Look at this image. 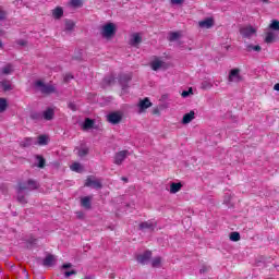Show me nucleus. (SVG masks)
I'll list each match as a JSON object with an SVG mask.
<instances>
[{"instance_id": "f257e3e1", "label": "nucleus", "mask_w": 279, "mask_h": 279, "mask_svg": "<svg viewBox=\"0 0 279 279\" xmlns=\"http://www.w3.org/2000/svg\"><path fill=\"white\" fill-rule=\"evenodd\" d=\"M117 34V25L114 23H107L102 26V38H112Z\"/></svg>"}, {"instance_id": "f03ea898", "label": "nucleus", "mask_w": 279, "mask_h": 279, "mask_svg": "<svg viewBox=\"0 0 279 279\" xmlns=\"http://www.w3.org/2000/svg\"><path fill=\"white\" fill-rule=\"evenodd\" d=\"M35 88H38L44 95H50V93H56V87L53 85H47L43 81L35 82Z\"/></svg>"}, {"instance_id": "7ed1b4c3", "label": "nucleus", "mask_w": 279, "mask_h": 279, "mask_svg": "<svg viewBox=\"0 0 279 279\" xmlns=\"http://www.w3.org/2000/svg\"><path fill=\"white\" fill-rule=\"evenodd\" d=\"M108 123L111 125H119L123 121V114L120 111H113L107 114Z\"/></svg>"}, {"instance_id": "20e7f679", "label": "nucleus", "mask_w": 279, "mask_h": 279, "mask_svg": "<svg viewBox=\"0 0 279 279\" xmlns=\"http://www.w3.org/2000/svg\"><path fill=\"white\" fill-rule=\"evenodd\" d=\"M25 184H17L16 193H17V202L19 204L25 205L27 204V198L25 197Z\"/></svg>"}, {"instance_id": "39448f33", "label": "nucleus", "mask_w": 279, "mask_h": 279, "mask_svg": "<svg viewBox=\"0 0 279 279\" xmlns=\"http://www.w3.org/2000/svg\"><path fill=\"white\" fill-rule=\"evenodd\" d=\"M240 34L243 38H252L256 34V28L254 26H244L240 28Z\"/></svg>"}, {"instance_id": "423d86ee", "label": "nucleus", "mask_w": 279, "mask_h": 279, "mask_svg": "<svg viewBox=\"0 0 279 279\" xmlns=\"http://www.w3.org/2000/svg\"><path fill=\"white\" fill-rule=\"evenodd\" d=\"M130 82H132V74H120L119 75V84L122 86V90L128 88Z\"/></svg>"}, {"instance_id": "0eeeda50", "label": "nucleus", "mask_w": 279, "mask_h": 279, "mask_svg": "<svg viewBox=\"0 0 279 279\" xmlns=\"http://www.w3.org/2000/svg\"><path fill=\"white\" fill-rule=\"evenodd\" d=\"M19 184H24L25 185V191H36L37 189L40 187V183L34 179L27 180V182H21Z\"/></svg>"}, {"instance_id": "6e6552de", "label": "nucleus", "mask_w": 279, "mask_h": 279, "mask_svg": "<svg viewBox=\"0 0 279 279\" xmlns=\"http://www.w3.org/2000/svg\"><path fill=\"white\" fill-rule=\"evenodd\" d=\"M137 263L141 265H147L151 260V251H146L143 254L136 256Z\"/></svg>"}, {"instance_id": "1a4fd4ad", "label": "nucleus", "mask_w": 279, "mask_h": 279, "mask_svg": "<svg viewBox=\"0 0 279 279\" xmlns=\"http://www.w3.org/2000/svg\"><path fill=\"white\" fill-rule=\"evenodd\" d=\"M85 186L92 187V189H101V181L95 180V177H88L85 182Z\"/></svg>"}, {"instance_id": "9d476101", "label": "nucleus", "mask_w": 279, "mask_h": 279, "mask_svg": "<svg viewBox=\"0 0 279 279\" xmlns=\"http://www.w3.org/2000/svg\"><path fill=\"white\" fill-rule=\"evenodd\" d=\"M140 230L145 231L148 230L149 232H154L156 230V222L148 220L140 223Z\"/></svg>"}, {"instance_id": "9b49d317", "label": "nucleus", "mask_w": 279, "mask_h": 279, "mask_svg": "<svg viewBox=\"0 0 279 279\" xmlns=\"http://www.w3.org/2000/svg\"><path fill=\"white\" fill-rule=\"evenodd\" d=\"M125 158H128V150L119 151L114 156V163L122 165L123 160H125Z\"/></svg>"}, {"instance_id": "f8f14e48", "label": "nucleus", "mask_w": 279, "mask_h": 279, "mask_svg": "<svg viewBox=\"0 0 279 279\" xmlns=\"http://www.w3.org/2000/svg\"><path fill=\"white\" fill-rule=\"evenodd\" d=\"M239 69H233L229 74V82H241V74Z\"/></svg>"}, {"instance_id": "ddd939ff", "label": "nucleus", "mask_w": 279, "mask_h": 279, "mask_svg": "<svg viewBox=\"0 0 279 279\" xmlns=\"http://www.w3.org/2000/svg\"><path fill=\"white\" fill-rule=\"evenodd\" d=\"M153 104L149 100V98H144L140 100L138 108L140 112H144V110H147V108H151Z\"/></svg>"}, {"instance_id": "4468645a", "label": "nucleus", "mask_w": 279, "mask_h": 279, "mask_svg": "<svg viewBox=\"0 0 279 279\" xmlns=\"http://www.w3.org/2000/svg\"><path fill=\"white\" fill-rule=\"evenodd\" d=\"M93 196H85L83 198H81V206H83V208H86V210H90V208L93 207Z\"/></svg>"}, {"instance_id": "2eb2a0df", "label": "nucleus", "mask_w": 279, "mask_h": 279, "mask_svg": "<svg viewBox=\"0 0 279 279\" xmlns=\"http://www.w3.org/2000/svg\"><path fill=\"white\" fill-rule=\"evenodd\" d=\"M141 43H143V38L141 37V35H138V33H135L131 36L130 45L132 47H138V45H141Z\"/></svg>"}, {"instance_id": "dca6fc26", "label": "nucleus", "mask_w": 279, "mask_h": 279, "mask_svg": "<svg viewBox=\"0 0 279 279\" xmlns=\"http://www.w3.org/2000/svg\"><path fill=\"white\" fill-rule=\"evenodd\" d=\"M199 27L205 28V29H210L213 25H215V20L207 17L204 21L198 22Z\"/></svg>"}, {"instance_id": "f3484780", "label": "nucleus", "mask_w": 279, "mask_h": 279, "mask_svg": "<svg viewBox=\"0 0 279 279\" xmlns=\"http://www.w3.org/2000/svg\"><path fill=\"white\" fill-rule=\"evenodd\" d=\"M193 119H195V111H190L189 113H185L182 119L183 125L191 123Z\"/></svg>"}, {"instance_id": "a211bd4d", "label": "nucleus", "mask_w": 279, "mask_h": 279, "mask_svg": "<svg viewBox=\"0 0 279 279\" xmlns=\"http://www.w3.org/2000/svg\"><path fill=\"white\" fill-rule=\"evenodd\" d=\"M54 263H56V257L53 255H47L43 260L44 267H52Z\"/></svg>"}, {"instance_id": "6ab92c4d", "label": "nucleus", "mask_w": 279, "mask_h": 279, "mask_svg": "<svg viewBox=\"0 0 279 279\" xmlns=\"http://www.w3.org/2000/svg\"><path fill=\"white\" fill-rule=\"evenodd\" d=\"M56 112L53 111L52 108H48L46 111H44L43 113V118L46 120V121H51L54 117Z\"/></svg>"}, {"instance_id": "aec40b11", "label": "nucleus", "mask_w": 279, "mask_h": 279, "mask_svg": "<svg viewBox=\"0 0 279 279\" xmlns=\"http://www.w3.org/2000/svg\"><path fill=\"white\" fill-rule=\"evenodd\" d=\"M14 71L12 63H8L0 70V75H10Z\"/></svg>"}, {"instance_id": "412c9836", "label": "nucleus", "mask_w": 279, "mask_h": 279, "mask_svg": "<svg viewBox=\"0 0 279 279\" xmlns=\"http://www.w3.org/2000/svg\"><path fill=\"white\" fill-rule=\"evenodd\" d=\"M163 64H165L163 61L155 59L154 61H151L150 66L153 71H159V69H162Z\"/></svg>"}, {"instance_id": "4be33fe9", "label": "nucleus", "mask_w": 279, "mask_h": 279, "mask_svg": "<svg viewBox=\"0 0 279 279\" xmlns=\"http://www.w3.org/2000/svg\"><path fill=\"white\" fill-rule=\"evenodd\" d=\"M95 126V120L86 118L83 123V130H93Z\"/></svg>"}, {"instance_id": "5701e85b", "label": "nucleus", "mask_w": 279, "mask_h": 279, "mask_svg": "<svg viewBox=\"0 0 279 279\" xmlns=\"http://www.w3.org/2000/svg\"><path fill=\"white\" fill-rule=\"evenodd\" d=\"M0 86L4 93H8V90H12V83L8 80H3L0 82Z\"/></svg>"}, {"instance_id": "b1692460", "label": "nucleus", "mask_w": 279, "mask_h": 279, "mask_svg": "<svg viewBox=\"0 0 279 279\" xmlns=\"http://www.w3.org/2000/svg\"><path fill=\"white\" fill-rule=\"evenodd\" d=\"M52 16H53V19H62V16H64V10H62V8H60V7H57L52 11Z\"/></svg>"}, {"instance_id": "393cba45", "label": "nucleus", "mask_w": 279, "mask_h": 279, "mask_svg": "<svg viewBox=\"0 0 279 279\" xmlns=\"http://www.w3.org/2000/svg\"><path fill=\"white\" fill-rule=\"evenodd\" d=\"M182 190V183H171L170 184V193L175 194L180 193Z\"/></svg>"}, {"instance_id": "a878e982", "label": "nucleus", "mask_w": 279, "mask_h": 279, "mask_svg": "<svg viewBox=\"0 0 279 279\" xmlns=\"http://www.w3.org/2000/svg\"><path fill=\"white\" fill-rule=\"evenodd\" d=\"M71 171H75L76 173H82L84 168L82 167V163L80 162H74L70 166Z\"/></svg>"}, {"instance_id": "bb28decb", "label": "nucleus", "mask_w": 279, "mask_h": 279, "mask_svg": "<svg viewBox=\"0 0 279 279\" xmlns=\"http://www.w3.org/2000/svg\"><path fill=\"white\" fill-rule=\"evenodd\" d=\"M211 87H213V82H210L209 80H205L201 83L202 90H210Z\"/></svg>"}, {"instance_id": "cd10ccee", "label": "nucleus", "mask_w": 279, "mask_h": 279, "mask_svg": "<svg viewBox=\"0 0 279 279\" xmlns=\"http://www.w3.org/2000/svg\"><path fill=\"white\" fill-rule=\"evenodd\" d=\"M76 150H77V156L80 158H84V156H88V151H89L88 147L76 148Z\"/></svg>"}, {"instance_id": "c85d7f7f", "label": "nucleus", "mask_w": 279, "mask_h": 279, "mask_svg": "<svg viewBox=\"0 0 279 279\" xmlns=\"http://www.w3.org/2000/svg\"><path fill=\"white\" fill-rule=\"evenodd\" d=\"M262 49L263 48H260V46H258V45L254 46V45L250 44V45L246 46V51H248V52H252V51L259 52V51H262Z\"/></svg>"}, {"instance_id": "c756f323", "label": "nucleus", "mask_w": 279, "mask_h": 279, "mask_svg": "<svg viewBox=\"0 0 279 279\" xmlns=\"http://www.w3.org/2000/svg\"><path fill=\"white\" fill-rule=\"evenodd\" d=\"M5 110H8V100L0 98V112H5Z\"/></svg>"}, {"instance_id": "7c9ffc66", "label": "nucleus", "mask_w": 279, "mask_h": 279, "mask_svg": "<svg viewBox=\"0 0 279 279\" xmlns=\"http://www.w3.org/2000/svg\"><path fill=\"white\" fill-rule=\"evenodd\" d=\"M31 119L33 121H43V113H40V112H32L31 113Z\"/></svg>"}, {"instance_id": "2f4dec72", "label": "nucleus", "mask_w": 279, "mask_h": 279, "mask_svg": "<svg viewBox=\"0 0 279 279\" xmlns=\"http://www.w3.org/2000/svg\"><path fill=\"white\" fill-rule=\"evenodd\" d=\"M73 27H75V23L71 20L65 21V29L66 32L73 31Z\"/></svg>"}, {"instance_id": "473e14b6", "label": "nucleus", "mask_w": 279, "mask_h": 279, "mask_svg": "<svg viewBox=\"0 0 279 279\" xmlns=\"http://www.w3.org/2000/svg\"><path fill=\"white\" fill-rule=\"evenodd\" d=\"M178 38H180V33H178V32H171V33L169 34V40H170V43H173V41L178 40Z\"/></svg>"}, {"instance_id": "72a5a7b5", "label": "nucleus", "mask_w": 279, "mask_h": 279, "mask_svg": "<svg viewBox=\"0 0 279 279\" xmlns=\"http://www.w3.org/2000/svg\"><path fill=\"white\" fill-rule=\"evenodd\" d=\"M36 158L38 160L37 167H39V169H45L46 160L43 158V156L37 155Z\"/></svg>"}, {"instance_id": "f704fd0d", "label": "nucleus", "mask_w": 279, "mask_h": 279, "mask_svg": "<svg viewBox=\"0 0 279 279\" xmlns=\"http://www.w3.org/2000/svg\"><path fill=\"white\" fill-rule=\"evenodd\" d=\"M162 263V258L160 257H155L153 260H151V267L154 268H158L160 267V264Z\"/></svg>"}, {"instance_id": "c9c22d12", "label": "nucleus", "mask_w": 279, "mask_h": 279, "mask_svg": "<svg viewBox=\"0 0 279 279\" xmlns=\"http://www.w3.org/2000/svg\"><path fill=\"white\" fill-rule=\"evenodd\" d=\"M230 241H241V234L239 232H231L230 233Z\"/></svg>"}, {"instance_id": "e433bc0d", "label": "nucleus", "mask_w": 279, "mask_h": 279, "mask_svg": "<svg viewBox=\"0 0 279 279\" xmlns=\"http://www.w3.org/2000/svg\"><path fill=\"white\" fill-rule=\"evenodd\" d=\"M231 199H232V193L231 192H227L225 194L223 204H227V206H228L230 204Z\"/></svg>"}, {"instance_id": "4c0bfd02", "label": "nucleus", "mask_w": 279, "mask_h": 279, "mask_svg": "<svg viewBox=\"0 0 279 279\" xmlns=\"http://www.w3.org/2000/svg\"><path fill=\"white\" fill-rule=\"evenodd\" d=\"M70 5H72V8H82L83 3L82 0H71Z\"/></svg>"}, {"instance_id": "58836bf2", "label": "nucleus", "mask_w": 279, "mask_h": 279, "mask_svg": "<svg viewBox=\"0 0 279 279\" xmlns=\"http://www.w3.org/2000/svg\"><path fill=\"white\" fill-rule=\"evenodd\" d=\"M270 29H274L275 32H278L279 29V21L272 20L271 24L269 25Z\"/></svg>"}, {"instance_id": "ea45409f", "label": "nucleus", "mask_w": 279, "mask_h": 279, "mask_svg": "<svg viewBox=\"0 0 279 279\" xmlns=\"http://www.w3.org/2000/svg\"><path fill=\"white\" fill-rule=\"evenodd\" d=\"M275 38L276 37L274 36V33H267L266 38H265V43L271 44V43H274Z\"/></svg>"}, {"instance_id": "a19ab883", "label": "nucleus", "mask_w": 279, "mask_h": 279, "mask_svg": "<svg viewBox=\"0 0 279 279\" xmlns=\"http://www.w3.org/2000/svg\"><path fill=\"white\" fill-rule=\"evenodd\" d=\"M33 145V140L27 137L24 140V142H22V147H29Z\"/></svg>"}, {"instance_id": "79ce46f5", "label": "nucleus", "mask_w": 279, "mask_h": 279, "mask_svg": "<svg viewBox=\"0 0 279 279\" xmlns=\"http://www.w3.org/2000/svg\"><path fill=\"white\" fill-rule=\"evenodd\" d=\"M105 84H107V86H110V84H112L114 82V76L110 75L104 78Z\"/></svg>"}, {"instance_id": "37998d69", "label": "nucleus", "mask_w": 279, "mask_h": 279, "mask_svg": "<svg viewBox=\"0 0 279 279\" xmlns=\"http://www.w3.org/2000/svg\"><path fill=\"white\" fill-rule=\"evenodd\" d=\"M191 95H193V88H190L189 90H183L181 96L186 99V97H190Z\"/></svg>"}, {"instance_id": "c03bdc74", "label": "nucleus", "mask_w": 279, "mask_h": 279, "mask_svg": "<svg viewBox=\"0 0 279 279\" xmlns=\"http://www.w3.org/2000/svg\"><path fill=\"white\" fill-rule=\"evenodd\" d=\"M38 145H47V136L46 135H40L38 137Z\"/></svg>"}, {"instance_id": "a18cd8bd", "label": "nucleus", "mask_w": 279, "mask_h": 279, "mask_svg": "<svg viewBox=\"0 0 279 279\" xmlns=\"http://www.w3.org/2000/svg\"><path fill=\"white\" fill-rule=\"evenodd\" d=\"M8 17V12L3 11V8L0 7V21H5Z\"/></svg>"}, {"instance_id": "49530a36", "label": "nucleus", "mask_w": 279, "mask_h": 279, "mask_svg": "<svg viewBox=\"0 0 279 279\" xmlns=\"http://www.w3.org/2000/svg\"><path fill=\"white\" fill-rule=\"evenodd\" d=\"M77 274L76 270H70L64 272L65 278H71V276H75Z\"/></svg>"}, {"instance_id": "de8ad7c7", "label": "nucleus", "mask_w": 279, "mask_h": 279, "mask_svg": "<svg viewBox=\"0 0 279 279\" xmlns=\"http://www.w3.org/2000/svg\"><path fill=\"white\" fill-rule=\"evenodd\" d=\"M15 43L20 47H25L27 45V40H25V39H17Z\"/></svg>"}, {"instance_id": "09e8293b", "label": "nucleus", "mask_w": 279, "mask_h": 279, "mask_svg": "<svg viewBox=\"0 0 279 279\" xmlns=\"http://www.w3.org/2000/svg\"><path fill=\"white\" fill-rule=\"evenodd\" d=\"M199 271H201V274H208V271H210V267L209 266H203Z\"/></svg>"}, {"instance_id": "8fccbe9b", "label": "nucleus", "mask_w": 279, "mask_h": 279, "mask_svg": "<svg viewBox=\"0 0 279 279\" xmlns=\"http://www.w3.org/2000/svg\"><path fill=\"white\" fill-rule=\"evenodd\" d=\"M172 5H182L184 3V0H171Z\"/></svg>"}, {"instance_id": "3c124183", "label": "nucleus", "mask_w": 279, "mask_h": 279, "mask_svg": "<svg viewBox=\"0 0 279 279\" xmlns=\"http://www.w3.org/2000/svg\"><path fill=\"white\" fill-rule=\"evenodd\" d=\"M68 106L70 110H73V111L77 110V106L75 105V102H70Z\"/></svg>"}, {"instance_id": "603ef678", "label": "nucleus", "mask_w": 279, "mask_h": 279, "mask_svg": "<svg viewBox=\"0 0 279 279\" xmlns=\"http://www.w3.org/2000/svg\"><path fill=\"white\" fill-rule=\"evenodd\" d=\"M71 267H73V264L68 263V264H63L61 268L62 269H71Z\"/></svg>"}, {"instance_id": "864d4df0", "label": "nucleus", "mask_w": 279, "mask_h": 279, "mask_svg": "<svg viewBox=\"0 0 279 279\" xmlns=\"http://www.w3.org/2000/svg\"><path fill=\"white\" fill-rule=\"evenodd\" d=\"M70 80H73V75L66 74L65 77H64V81L69 82Z\"/></svg>"}, {"instance_id": "5fc2aeb1", "label": "nucleus", "mask_w": 279, "mask_h": 279, "mask_svg": "<svg viewBox=\"0 0 279 279\" xmlns=\"http://www.w3.org/2000/svg\"><path fill=\"white\" fill-rule=\"evenodd\" d=\"M274 90H277L279 93V83L275 84Z\"/></svg>"}, {"instance_id": "6e6d98bb", "label": "nucleus", "mask_w": 279, "mask_h": 279, "mask_svg": "<svg viewBox=\"0 0 279 279\" xmlns=\"http://www.w3.org/2000/svg\"><path fill=\"white\" fill-rule=\"evenodd\" d=\"M121 180H122L123 182H128V178H126V177H122Z\"/></svg>"}, {"instance_id": "4d7b16f0", "label": "nucleus", "mask_w": 279, "mask_h": 279, "mask_svg": "<svg viewBox=\"0 0 279 279\" xmlns=\"http://www.w3.org/2000/svg\"><path fill=\"white\" fill-rule=\"evenodd\" d=\"M264 3H269V0H262Z\"/></svg>"}, {"instance_id": "13d9d810", "label": "nucleus", "mask_w": 279, "mask_h": 279, "mask_svg": "<svg viewBox=\"0 0 279 279\" xmlns=\"http://www.w3.org/2000/svg\"><path fill=\"white\" fill-rule=\"evenodd\" d=\"M85 279H93V277H90V276H86V277H85Z\"/></svg>"}, {"instance_id": "bf43d9fd", "label": "nucleus", "mask_w": 279, "mask_h": 279, "mask_svg": "<svg viewBox=\"0 0 279 279\" xmlns=\"http://www.w3.org/2000/svg\"><path fill=\"white\" fill-rule=\"evenodd\" d=\"M2 45H3V44H2L1 40H0V48L2 47Z\"/></svg>"}]
</instances>
